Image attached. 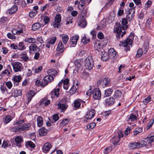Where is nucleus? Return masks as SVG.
I'll return each mask as SVG.
<instances>
[{
	"label": "nucleus",
	"mask_w": 154,
	"mask_h": 154,
	"mask_svg": "<svg viewBox=\"0 0 154 154\" xmlns=\"http://www.w3.org/2000/svg\"><path fill=\"white\" fill-rule=\"evenodd\" d=\"M120 22L121 23L116 27L114 30V32L117 33L116 37L118 39L120 38L119 34L122 32V29L125 30L128 27V26L127 25L128 22L125 19H123L122 21H120Z\"/></svg>",
	"instance_id": "f257e3e1"
},
{
	"label": "nucleus",
	"mask_w": 154,
	"mask_h": 154,
	"mask_svg": "<svg viewBox=\"0 0 154 154\" xmlns=\"http://www.w3.org/2000/svg\"><path fill=\"white\" fill-rule=\"evenodd\" d=\"M100 51L102 52V54H101L102 60L103 61H106L108 60L109 59V57L107 53L103 49H101Z\"/></svg>",
	"instance_id": "dca6fc26"
},
{
	"label": "nucleus",
	"mask_w": 154,
	"mask_h": 154,
	"mask_svg": "<svg viewBox=\"0 0 154 154\" xmlns=\"http://www.w3.org/2000/svg\"><path fill=\"white\" fill-rule=\"evenodd\" d=\"M24 122V120H23L21 121L20 120L18 122H17L16 123L18 125H19L11 128V131L13 132H16L17 131H21L28 130L29 128V127L30 126L29 124H23L22 125H20L22 123Z\"/></svg>",
	"instance_id": "f03ea898"
},
{
	"label": "nucleus",
	"mask_w": 154,
	"mask_h": 154,
	"mask_svg": "<svg viewBox=\"0 0 154 154\" xmlns=\"http://www.w3.org/2000/svg\"><path fill=\"white\" fill-rule=\"evenodd\" d=\"M122 92L120 91L116 90L115 91L114 94V97L116 98H119L122 95Z\"/></svg>",
	"instance_id": "72a5a7b5"
},
{
	"label": "nucleus",
	"mask_w": 154,
	"mask_h": 154,
	"mask_svg": "<svg viewBox=\"0 0 154 154\" xmlns=\"http://www.w3.org/2000/svg\"><path fill=\"white\" fill-rule=\"evenodd\" d=\"M15 72L21 71L22 69V64L19 62H14L11 63Z\"/></svg>",
	"instance_id": "423d86ee"
},
{
	"label": "nucleus",
	"mask_w": 154,
	"mask_h": 154,
	"mask_svg": "<svg viewBox=\"0 0 154 154\" xmlns=\"http://www.w3.org/2000/svg\"><path fill=\"white\" fill-rule=\"evenodd\" d=\"M120 140L119 138L118 137L114 136L111 140V141L112 142V144L115 146L118 145Z\"/></svg>",
	"instance_id": "5701e85b"
},
{
	"label": "nucleus",
	"mask_w": 154,
	"mask_h": 154,
	"mask_svg": "<svg viewBox=\"0 0 154 154\" xmlns=\"http://www.w3.org/2000/svg\"><path fill=\"white\" fill-rule=\"evenodd\" d=\"M64 48V45L61 42H59L58 44L57 49L58 51H60L63 49Z\"/></svg>",
	"instance_id": "8fccbe9b"
},
{
	"label": "nucleus",
	"mask_w": 154,
	"mask_h": 154,
	"mask_svg": "<svg viewBox=\"0 0 154 154\" xmlns=\"http://www.w3.org/2000/svg\"><path fill=\"white\" fill-rule=\"evenodd\" d=\"M50 100L47 99L46 97L44 98L40 101V105H42L44 104L45 106H47L50 103Z\"/></svg>",
	"instance_id": "f3484780"
},
{
	"label": "nucleus",
	"mask_w": 154,
	"mask_h": 154,
	"mask_svg": "<svg viewBox=\"0 0 154 154\" xmlns=\"http://www.w3.org/2000/svg\"><path fill=\"white\" fill-rule=\"evenodd\" d=\"M151 100V97L150 95H149L148 97L145 98L143 101V103L145 105H146Z\"/></svg>",
	"instance_id": "79ce46f5"
},
{
	"label": "nucleus",
	"mask_w": 154,
	"mask_h": 154,
	"mask_svg": "<svg viewBox=\"0 0 154 154\" xmlns=\"http://www.w3.org/2000/svg\"><path fill=\"white\" fill-rule=\"evenodd\" d=\"M41 25L39 23H34L32 26V29L33 30L35 31L40 28Z\"/></svg>",
	"instance_id": "c9c22d12"
},
{
	"label": "nucleus",
	"mask_w": 154,
	"mask_h": 154,
	"mask_svg": "<svg viewBox=\"0 0 154 154\" xmlns=\"http://www.w3.org/2000/svg\"><path fill=\"white\" fill-rule=\"evenodd\" d=\"M135 12V8L133 7L128 9L126 11V15H131V14H133V15H134Z\"/></svg>",
	"instance_id": "cd10ccee"
},
{
	"label": "nucleus",
	"mask_w": 154,
	"mask_h": 154,
	"mask_svg": "<svg viewBox=\"0 0 154 154\" xmlns=\"http://www.w3.org/2000/svg\"><path fill=\"white\" fill-rule=\"evenodd\" d=\"M81 61L80 60H76L75 62V64L76 68H80L81 66Z\"/></svg>",
	"instance_id": "603ef678"
},
{
	"label": "nucleus",
	"mask_w": 154,
	"mask_h": 154,
	"mask_svg": "<svg viewBox=\"0 0 154 154\" xmlns=\"http://www.w3.org/2000/svg\"><path fill=\"white\" fill-rule=\"evenodd\" d=\"M68 122V120L67 119H66L62 120V122L60 123V125L62 127L63 126L67 124Z\"/></svg>",
	"instance_id": "0e129e2a"
},
{
	"label": "nucleus",
	"mask_w": 154,
	"mask_h": 154,
	"mask_svg": "<svg viewBox=\"0 0 154 154\" xmlns=\"http://www.w3.org/2000/svg\"><path fill=\"white\" fill-rule=\"evenodd\" d=\"M110 83V80L109 78H105L102 80H100L97 82L98 85H101L103 87L109 86Z\"/></svg>",
	"instance_id": "0eeeda50"
},
{
	"label": "nucleus",
	"mask_w": 154,
	"mask_h": 154,
	"mask_svg": "<svg viewBox=\"0 0 154 154\" xmlns=\"http://www.w3.org/2000/svg\"><path fill=\"white\" fill-rule=\"evenodd\" d=\"M60 89L59 88L54 89L50 94L51 95V97L52 98H55V97H59L60 95Z\"/></svg>",
	"instance_id": "9d476101"
},
{
	"label": "nucleus",
	"mask_w": 154,
	"mask_h": 154,
	"mask_svg": "<svg viewBox=\"0 0 154 154\" xmlns=\"http://www.w3.org/2000/svg\"><path fill=\"white\" fill-rule=\"evenodd\" d=\"M61 37L62 38L63 43L65 44H66L69 38L68 36L65 34L62 35Z\"/></svg>",
	"instance_id": "2f4dec72"
},
{
	"label": "nucleus",
	"mask_w": 154,
	"mask_h": 154,
	"mask_svg": "<svg viewBox=\"0 0 154 154\" xmlns=\"http://www.w3.org/2000/svg\"><path fill=\"white\" fill-rule=\"evenodd\" d=\"M85 66L86 69L88 70H91L94 67V63L93 59L90 57L86 58L85 60Z\"/></svg>",
	"instance_id": "39448f33"
},
{
	"label": "nucleus",
	"mask_w": 154,
	"mask_h": 154,
	"mask_svg": "<svg viewBox=\"0 0 154 154\" xmlns=\"http://www.w3.org/2000/svg\"><path fill=\"white\" fill-rule=\"evenodd\" d=\"M106 25V23L103 20H102L99 24V25L97 26V29H102L104 28Z\"/></svg>",
	"instance_id": "f704fd0d"
},
{
	"label": "nucleus",
	"mask_w": 154,
	"mask_h": 154,
	"mask_svg": "<svg viewBox=\"0 0 154 154\" xmlns=\"http://www.w3.org/2000/svg\"><path fill=\"white\" fill-rule=\"evenodd\" d=\"M97 37L100 40V41H99L100 42H102V41L103 42V40L104 41L106 40H104V38L103 35L101 32H100L98 33Z\"/></svg>",
	"instance_id": "37998d69"
},
{
	"label": "nucleus",
	"mask_w": 154,
	"mask_h": 154,
	"mask_svg": "<svg viewBox=\"0 0 154 154\" xmlns=\"http://www.w3.org/2000/svg\"><path fill=\"white\" fill-rule=\"evenodd\" d=\"M57 105L58 106V109H60L62 112L65 111L68 107V106L66 104L59 103L57 104Z\"/></svg>",
	"instance_id": "412c9836"
},
{
	"label": "nucleus",
	"mask_w": 154,
	"mask_h": 154,
	"mask_svg": "<svg viewBox=\"0 0 154 154\" xmlns=\"http://www.w3.org/2000/svg\"><path fill=\"white\" fill-rule=\"evenodd\" d=\"M107 43V41L106 40L105 41L103 40V41H102V43H100V42L99 41H97L95 42L94 45L95 49L96 50H98L101 47L102 45H106Z\"/></svg>",
	"instance_id": "1a4fd4ad"
},
{
	"label": "nucleus",
	"mask_w": 154,
	"mask_h": 154,
	"mask_svg": "<svg viewBox=\"0 0 154 154\" xmlns=\"http://www.w3.org/2000/svg\"><path fill=\"white\" fill-rule=\"evenodd\" d=\"M113 91V89L112 88H109L106 89L105 92V95L106 96H109L111 95Z\"/></svg>",
	"instance_id": "473e14b6"
},
{
	"label": "nucleus",
	"mask_w": 154,
	"mask_h": 154,
	"mask_svg": "<svg viewBox=\"0 0 154 154\" xmlns=\"http://www.w3.org/2000/svg\"><path fill=\"white\" fill-rule=\"evenodd\" d=\"M129 38L130 37L124 41L121 42L120 44L121 46L122 45L125 47V50L126 51L130 50V45H131L132 42V39Z\"/></svg>",
	"instance_id": "7ed1b4c3"
},
{
	"label": "nucleus",
	"mask_w": 154,
	"mask_h": 154,
	"mask_svg": "<svg viewBox=\"0 0 154 154\" xmlns=\"http://www.w3.org/2000/svg\"><path fill=\"white\" fill-rule=\"evenodd\" d=\"M138 148H140L147 145V142L145 141L142 140L140 142H137Z\"/></svg>",
	"instance_id": "c756f323"
},
{
	"label": "nucleus",
	"mask_w": 154,
	"mask_h": 154,
	"mask_svg": "<svg viewBox=\"0 0 154 154\" xmlns=\"http://www.w3.org/2000/svg\"><path fill=\"white\" fill-rule=\"evenodd\" d=\"M78 88V87L77 86H75V85H73L69 91L70 94L73 95L76 92Z\"/></svg>",
	"instance_id": "e433bc0d"
},
{
	"label": "nucleus",
	"mask_w": 154,
	"mask_h": 154,
	"mask_svg": "<svg viewBox=\"0 0 154 154\" xmlns=\"http://www.w3.org/2000/svg\"><path fill=\"white\" fill-rule=\"evenodd\" d=\"M55 21L56 22L59 23L61 20V17L60 14H57L55 18Z\"/></svg>",
	"instance_id": "4d7b16f0"
},
{
	"label": "nucleus",
	"mask_w": 154,
	"mask_h": 154,
	"mask_svg": "<svg viewBox=\"0 0 154 154\" xmlns=\"http://www.w3.org/2000/svg\"><path fill=\"white\" fill-rule=\"evenodd\" d=\"M92 94L93 98L94 99H99L101 96L100 91L98 88L94 89L92 92Z\"/></svg>",
	"instance_id": "6e6552de"
},
{
	"label": "nucleus",
	"mask_w": 154,
	"mask_h": 154,
	"mask_svg": "<svg viewBox=\"0 0 154 154\" xmlns=\"http://www.w3.org/2000/svg\"><path fill=\"white\" fill-rule=\"evenodd\" d=\"M84 102H85L80 99H77L75 100L74 102V107L75 108V109L79 108L80 106L81 103Z\"/></svg>",
	"instance_id": "ddd939ff"
},
{
	"label": "nucleus",
	"mask_w": 154,
	"mask_h": 154,
	"mask_svg": "<svg viewBox=\"0 0 154 154\" xmlns=\"http://www.w3.org/2000/svg\"><path fill=\"white\" fill-rule=\"evenodd\" d=\"M143 51L141 48L139 49L137 52V53L136 56V57H140L143 54Z\"/></svg>",
	"instance_id": "09e8293b"
},
{
	"label": "nucleus",
	"mask_w": 154,
	"mask_h": 154,
	"mask_svg": "<svg viewBox=\"0 0 154 154\" xmlns=\"http://www.w3.org/2000/svg\"><path fill=\"white\" fill-rule=\"evenodd\" d=\"M95 114V110L91 109L88 111L85 116V119H84V122H89L94 117Z\"/></svg>",
	"instance_id": "20e7f679"
},
{
	"label": "nucleus",
	"mask_w": 154,
	"mask_h": 154,
	"mask_svg": "<svg viewBox=\"0 0 154 154\" xmlns=\"http://www.w3.org/2000/svg\"><path fill=\"white\" fill-rule=\"evenodd\" d=\"M52 25L54 28H58L60 26V23L54 22H53Z\"/></svg>",
	"instance_id": "338daca9"
},
{
	"label": "nucleus",
	"mask_w": 154,
	"mask_h": 154,
	"mask_svg": "<svg viewBox=\"0 0 154 154\" xmlns=\"http://www.w3.org/2000/svg\"><path fill=\"white\" fill-rule=\"evenodd\" d=\"M137 117L136 116L133 114H131L129 116H128L127 119V121L128 122V123L129 124L131 123L132 122H133L136 120Z\"/></svg>",
	"instance_id": "2eb2a0df"
},
{
	"label": "nucleus",
	"mask_w": 154,
	"mask_h": 154,
	"mask_svg": "<svg viewBox=\"0 0 154 154\" xmlns=\"http://www.w3.org/2000/svg\"><path fill=\"white\" fill-rule=\"evenodd\" d=\"M47 130L44 127L41 128L39 131V134L40 136L45 135L47 133Z\"/></svg>",
	"instance_id": "b1692460"
},
{
	"label": "nucleus",
	"mask_w": 154,
	"mask_h": 154,
	"mask_svg": "<svg viewBox=\"0 0 154 154\" xmlns=\"http://www.w3.org/2000/svg\"><path fill=\"white\" fill-rule=\"evenodd\" d=\"M87 12V11L86 9H83L82 10L81 12V16L80 17H81L82 18H84L86 15Z\"/></svg>",
	"instance_id": "69168bd1"
},
{
	"label": "nucleus",
	"mask_w": 154,
	"mask_h": 154,
	"mask_svg": "<svg viewBox=\"0 0 154 154\" xmlns=\"http://www.w3.org/2000/svg\"><path fill=\"white\" fill-rule=\"evenodd\" d=\"M129 148L131 149L138 148L137 142L131 143L129 145Z\"/></svg>",
	"instance_id": "58836bf2"
},
{
	"label": "nucleus",
	"mask_w": 154,
	"mask_h": 154,
	"mask_svg": "<svg viewBox=\"0 0 154 154\" xmlns=\"http://www.w3.org/2000/svg\"><path fill=\"white\" fill-rule=\"evenodd\" d=\"M17 6L16 5H14L11 8L7 10V12H8L10 14H13L17 11Z\"/></svg>",
	"instance_id": "a211bd4d"
},
{
	"label": "nucleus",
	"mask_w": 154,
	"mask_h": 154,
	"mask_svg": "<svg viewBox=\"0 0 154 154\" xmlns=\"http://www.w3.org/2000/svg\"><path fill=\"white\" fill-rule=\"evenodd\" d=\"M21 79L22 77L20 75H16L13 78V80L14 82L17 83L16 84L17 85H18L19 82L21 81Z\"/></svg>",
	"instance_id": "a878e982"
},
{
	"label": "nucleus",
	"mask_w": 154,
	"mask_h": 154,
	"mask_svg": "<svg viewBox=\"0 0 154 154\" xmlns=\"http://www.w3.org/2000/svg\"><path fill=\"white\" fill-rule=\"evenodd\" d=\"M37 12L35 10H32L29 13V16L30 17H33L37 14Z\"/></svg>",
	"instance_id": "bf43d9fd"
},
{
	"label": "nucleus",
	"mask_w": 154,
	"mask_h": 154,
	"mask_svg": "<svg viewBox=\"0 0 154 154\" xmlns=\"http://www.w3.org/2000/svg\"><path fill=\"white\" fill-rule=\"evenodd\" d=\"M59 119L58 115L57 114H54L53 116V119L51 122H54L57 121Z\"/></svg>",
	"instance_id": "6e6d98bb"
},
{
	"label": "nucleus",
	"mask_w": 154,
	"mask_h": 154,
	"mask_svg": "<svg viewBox=\"0 0 154 154\" xmlns=\"http://www.w3.org/2000/svg\"><path fill=\"white\" fill-rule=\"evenodd\" d=\"M48 72L50 75L55 76L57 74V71L54 70V69H53L49 70Z\"/></svg>",
	"instance_id": "4c0bfd02"
},
{
	"label": "nucleus",
	"mask_w": 154,
	"mask_h": 154,
	"mask_svg": "<svg viewBox=\"0 0 154 154\" xmlns=\"http://www.w3.org/2000/svg\"><path fill=\"white\" fill-rule=\"evenodd\" d=\"M51 147L50 143H45L43 148V151L45 153H47L49 152Z\"/></svg>",
	"instance_id": "4468645a"
},
{
	"label": "nucleus",
	"mask_w": 154,
	"mask_h": 154,
	"mask_svg": "<svg viewBox=\"0 0 154 154\" xmlns=\"http://www.w3.org/2000/svg\"><path fill=\"white\" fill-rule=\"evenodd\" d=\"M79 38L78 36H75L71 38L70 44L71 45H75L76 44L77 41Z\"/></svg>",
	"instance_id": "6ab92c4d"
},
{
	"label": "nucleus",
	"mask_w": 154,
	"mask_h": 154,
	"mask_svg": "<svg viewBox=\"0 0 154 154\" xmlns=\"http://www.w3.org/2000/svg\"><path fill=\"white\" fill-rule=\"evenodd\" d=\"M12 119L11 117L10 116H8L6 117L4 122L7 124L9 123Z\"/></svg>",
	"instance_id": "052dcab7"
},
{
	"label": "nucleus",
	"mask_w": 154,
	"mask_h": 154,
	"mask_svg": "<svg viewBox=\"0 0 154 154\" xmlns=\"http://www.w3.org/2000/svg\"><path fill=\"white\" fill-rule=\"evenodd\" d=\"M29 48L30 51H36L37 47L35 44H32L29 46Z\"/></svg>",
	"instance_id": "ea45409f"
},
{
	"label": "nucleus",
	"mask_w": 154,
	"mask_h": 154,
	"mask_svg": "<svg viewBox=\"0 0 154 154\" xmlns=\"http://www.w3.org/2000/svg\"><path fill=\"white\" fill-rule=\"evenodd\" d=\"M25 27L24 25H20L19 26L18 29L17 31V32L18 35H19L21 33L23 32V31L25 30Z\"/></svg>",
	"instance_id": "c85d7f7f"
},
{
	"label": "nucleus",
	"mask_w": 154,
	"mask_h": 154,
	"mask_svg": "<svg viewBox=\"0 0 154 154\" xmlns=\"http://www.w3.org/2000/svg\"><path fill=\"white\" fill-rule=\"evenodd\" d=\"M90 39L89 38H87L86 37H84L82 40V42L84 44H86L90 41Z\"/></svg>",
	"instance_id": "774afa93"
},
{
	"label": "nucleus",
	"mask_w": 154,
	"mask_h": 154,
	"mask_svg": "<svg viewBox=\"0 0 154 154\" xmlns=\"http://www.w3.org/2000/svg\"><path fill=\"white\" fill-rule=\"evenodd\" d=\"M20 58L22 60L26 62L29 60V58L27 56L26 54H25L23 55V56L21 57Z\"/></svg>",
	"instance_id": "3c124183"
},
{
	"label": "nucleus",
	"mask_w": 154,
	"mask_h": 154,
	"mask_svg": "<svg viewBox=\"0 0 154 154\" xmlns=\"http://www.w3.org/2000/svg\"><path fill=\"white\" fill-rule=\"evenodd\" d=\"M134 15H133V14H131V15H126V19L125 18L127 21V20L129 21H131L132 19L133 18Z\"/></svg>",
	"instance_id": "de8ad7c7"
},
{
	"label": "nucleus",
	"mask_w": 154,
	"mask_h": 154,
	"mask_svg": "<svg viewBox=\"0 0 154 154\" xmlns=\"http://www.w3.org/2000/svg\"><path fill=\"white\" fill-rule=\"evenodd\" d=\"M115 102V99L112 97L106 99L105 100V104L106 106L112 105Z\"/></svg>",
	"instance_id": "f8f14e48"
},
{
	"label": "nucleus",
	"mask_w": 154,
	"mask_h": 154,
	"mask_svg": "<svg viewBox=\"0 0 154 154\" xmlns=\"http://www.w3.org/2000/svg\"><path fill=\"white\" fill-rule=\"evenodd\" d=\"M142 131V129L140 128H135L134 131V136L137 135L139 133L141 132Z\"/></svg>",
	"instance_id": "a19ab883"
},
{
	"label": "nucleus",
	"mask_w": 154,
	"mask_h": 154,
	"mask_svg": "<svg viewBox=\"0 0 154 154\" xmlns=\"http://www.w3.org/2000/svg\"><path fill=\"white\" fill-rule=\"evenodd\" d=\"M78 24L82 28L85 27L87 25V22L84 18H82L81 17H79L78 18Z\"/></svg>",
	"instance_id": "9b49d317"
},
{
	"label": "nucleus",
	"mask_w": 154,
	"mask_h": 154,
	"mask_svg": "<svg viewBox=\"0 0 154 154\" xmlns=\"http://www.w3.org/2000/svg\"><path fill=\"white\" fill-rule=\"evenodd\" d=\"M24 41L25 42L28 43H34L36 42V40L35 39L30 37L26 38Z\"/></svg>",
	"instance_id": "7c9ffc66"
},
{
	"label": "nucleus",
	"mask_w": 154,
	"mask_h": 154,
	"mask_svg": "<svg viewBox=\"0 0 154 154\" xmlns=\"http://www.w3.org/2000/svg\"><path fill=\"white\" fill-rule=\"evenodd\" d=\"M45 79H46V78L45 77H44L43 80L42 81V83H41V86L45 87V86L47 85L49 83L48 80H45Z\"/></svg>",
	"instance_id": "49530a36"
},
{
	"label": "nucleus",
	"mask_w": 154,
	"mask_h": 154,
	"mask_svg": "<svg viewBox=\"0 0 154 154\" xmlns=\"http://www.w3.org/2000/svg\"><path fill=\"white\" fill-rule=\"evenodd\" d=\"M37 125L39 127L42 126L43 123V119L42 117L38 116L37 119Z\"/></svg>",
	"instance_id": "bb28decb"
},
{
	"label": "nucleus",
	"mask_w": 154,
	"mask_h": 154,
	"mask_svg": "<svg viewBox=\"0 0 154 154\" xmlns=\"http://www.w3.org/2000/svg\"><path fill=\"white\" fill-rule=\"evenodd\" d=\"M42 69V67L40 66L38 68L34 69L33 68L32 71H33L35 73H37L41 72Z\"/></svg>",
	"instance_id": "c03bdc74"
},
{
	"label": "nucleus",
	"mask_w": 154,
	"mask_h": 154,
	"mask_svg": "<svg viewBox=\"0 0 154 154\" xmlns=\"http://www.w3.org/2000/svg\"><path fill=\"white\" fill-rule=\"evenodd\" d=\"M45 77L46 78L45 80H48L49 82H51L54 80L53 77L52 76L50 75H49L45 76Z\"/></svg>",
	"instance_id": "864d4df0"
},
{
	"label": "nucleus",
	"mask_w": 154,
	"mask_h": 154,
	"mask_svg": "<svg viewBox=\"0 0 154 154\" xmlns=\"http://www.w3.org/2000/svg\"><path fill=\"white\" fill-rule=\"evenodd\" d=\"M22 94L21 91L20 90H16L14 91H12L11 95L14 97H17Z\"/></svg>",
	"instance_id": "4be33fe9"
},
{
	"label": "nucleus",
	"mask_w": 154,
	"mask_h": 154,
	"mask_svg": "<svg viewBox=\"0 0 154 154\" xmlns=\"http://www.w3.org/2000/svg\"><path fill=\"white\" fill-rule=\"evenodd\" d=\"M73 18L71 16H68L66 19L67 22L66 23V24L67 25L69 23H72V20Z\"/></svg>",
	"instance_id": "680f3d73"
},
{
	"label": "nucleus",
	"mask_w": 154,
	"mask_h": 154,
	"mask_svg": "<svg viewBox=\"0 0 154 154\" xmlns=\"http://www.w3.org/2000/svg\"><path fill=\"white\" fill-rule=\"evenodd\" d=\"M57 40V38L56 37H53L50 40L49 42V43H50L51 45H53L55 43Z\"/></svg>",
	"instance_id": "e2e57ef3"
},
{
	"label": "nucleus",
	"mask_w": 154,
	"mask_h": 154,
	"mask_svg": "<svg viewBox=\"0 0 154 154\" xmlns=\"http://www.w3.org/2000/svg\"><path fill=\"white\" fill-rule=\"evenodd\" d=\"M22 141V138L19 136H17L15 138V142L16 143V145L17 146H18L19 147H20L21 145L20 143Z\"/></svg>",
	"instance_id": "393cba45"
},
{
	"label": "nucleus",
	"mask_w": 154,
	"mask_h": 154,
	"mask_svg": "<svg viewBox=\"0 0 154 154\" xmlns=\"http://www.w3.org/2000/svg\"><path fill=\"white\" fill-rule=\"evenodd\" d=\"M34 95L35 93L31 91H29L28 92L26 95L28 103H29L31 101L32 97Z\"/></svg>",
	"instance_id": "aec40b11"
},
{
	"label": "nucleus",
	"mask_w": 154,
	"mask_h": 154,
	"mask_svg": "<svg viewBox=\"0 0 154 154\" xmlns=\"http://www.w3.org/2000/svg\"><path fill=\"white\" fill-rule=\"evenodd\" d=\"M96 126V124L94 123L89 124L87 126L86 128L88 129H91L93 128Z\"/></svg>",
	"instance_id": "5fc2aeb1"
},
{
	"label": "nucleus",
	"mask_w": 154,
	"mask_h": 154,
	"mask_svg": "<svg viewBox=\"0 0 154 154\" xmlns=\"http://www.w3.org/2000/svg\"><path fill=\"white\" fill-rule=\"evenodd\" d=\"M18 50H23L25 49L26 47L24 45V43L23 42H20L18 46Z\"/></svg>",
	"instance_id": "a18cd8bd"
},
{
	"label": "nucleus",
	"mask_w": 154,
	"mask_h": 154,
	"mask_svg": "<svg viewBox=\"0 0 154 154\" xmlns=\"http://www.w3.org/2000/svg\"><path fill=\"white\" fill-rule=\"evenodd\" d=\"M26 146H29L30 147L32 148H34L35 146V144L31 141H27L26 143Z\"/></svg>",
	"instance_id": "13d9d810"
}]
</instances>
